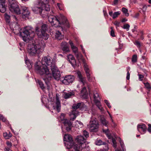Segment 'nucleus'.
Returning <instances> with one entry per match:
<instances>
[{"label":"nucleus","mask_w":151,"mask_h":151,"mask_svg":"<svg viewBox=\"0 0 151 151\" xmlns=\"http://www.w3.org/2000/svg\"><path fill=\"white\" fill-rule=\"evenodd\" d=\"M41 63L42 65H38V63H36L35 65V68L37 73L46 77V78H43V79L46 83V80H50L52 76L47 66L52 68L55 65L54 63L51 62V58L49 56L43 57L42 59Z\"/></svg>","instance_id":"nucleus-1"},{"label":"nucleus","mask_w":151,"mask_h":151,"mask_svg":"<svg viewBox=\"0 0 151 151\" xmlns=\"http://www.w3.org/2000/svg\"><path fill=\"white\" fill-rule=\"evenodd\" d=\"M46 12L45 13L46 14L44 16H48V19L49 22L51 25L55 27H58L60 25L63 24L67 27H69L68 21L65 17L63 15H60L59 16H55L52 15H49L48 12Z\"/></svg>","instance_id":"nucleus-2"},{"label":"nucleus","mask_w":151,"mask_h":151,"mask_svg":"<svg viewBox=\"0 0 151 151\" xmlns=\"http://www.w3.org/2000/svg\"><path fill=\"white\" fill-rule=\"evenodd\" d=\"M45 44L43 40L29 44L27 48V52L30 56H34L39 54L44 50Z\"/></svg>","instance_id":"nucleus-3"},{"label":"nucleus","mask_w":151,"mask_h":151,"mask_svg":"<svg viewBox=\"0 0 151 151\" xmlns=\"http://www.w3.org/2000/svg\"><path fill=\"white\" fill-rule=\"evenodd\" d=\"M41 2L39 3L38 6H35L32 8V11L35 13H40L43 17H45V13L50 10L48 2L49 0H41Z\"/></svg>","instance_id":"nucleus-4"},{"label":"nucleus","mask_w":151,"mask_h":151,"mask_svg":"<svg viewBox=\"0 0 151 151\" xmlns=\"http://www.w3.org/2000/svg\"><path fill=\"white\" fill-rule=\"evenodd\" d=\"M32 27L28 26L22 28V32H19L20 36L24 42H28L34 37L35 33Z\"/></svg>","instance_id":"nucleus-5"},{"label":"nucleus","mask_w":151,"mask_h":151,"mask_svg":"<svg viewBox=\"0 0 151 151\" xmlns=\"http://www.w3.org/2000/svg\"><path fill=\"white\" fill-rule=\"evenodd\" d=\"M86 139L80 135L77 136L76 140L78 142V144H74L73 147L75 151H84V148L86 146L85 142Z\"/></svg>","instance_id":"nucleus-6"},{"label":"nucleus","mask_w":151,"mask_h":151,"mask_svg":"<svg viewBox=\"0 0 151 151\" xmlns=\"http://www.w3.org/2000/svg\"><path fill=\"white\" fill-rule=\"evenodd\" d=\"M47 25L45 24H43L41 26L40 31L38 26H36L35 28V31L39 38H42L46 40L48 39L49 35L46 33L47 29Z\"/></svg>","instance_id":"nucleus-7"},{"label":"nucleus","mask_w":151,"mask_h":151,"mask_svg":"<svg viewBox=\"0 0 151 151\" xmlns=\"http://www.w3.org/2000/svg\"><path fill=\"white\" fill-rule=\"evenodd\" d=\"M77 74L81 84L84 86L81 91L80 96L83 99H86L88 97V93L86 86H88V85L86 81V78L82 77L80 72H78Z\"/></svg>","instance_id":"nucleus-8"},{"label":"nucleus","mask_w":151,"mask_h":151,"mask_svg":"<svg viewBox=\"0 0 151 151\" xmlns=\"http://www.w3.org/2000/svg\"><path fill=\"white\" fill-rule=\"evenodd\" d=\"M88 127L91 132H97L99 130V124L98 122L96 119L91 118Z\"/></svg>","instance_id":"nucleus-9"},{"label":"nucleus","mask_w":151,"mask_h":151,"mask_svg":"<svg viewBox=\"0 0 151 151\" xmlns=\"http://www.w3.org/2000/svg\"><path fill=\"white\" fill-rule=\"evenodd\" d=\"M9 8L10 11L17 14H20V10L15 0H9Z\"/></svg>","instance_id":"nucleus-10"},{"label":"nucleus","mask_w":151,"mask_h":151,"mask_svg":"<svg viewBox=\"0 0 151 151\" xmlns=\"http://www.w3.org/2000/svg\"><path fill=\"white\" fill-rule=\"evenodd\" d=\"M83 105V103H79L73 105L72 106L73 110L70 114V120L73 121L76 118V116L79 115V112L76 109Z\"/></svg>","instance_id":"nucleus-11"},{"label":"nucleus","mask_w":151,"mask_h":151,"mask_svg":"<svg viewBox=\"0 0 151 151\" xmlns=\"http://www.w3.org/2000/svg\"><path fill=\"white\" fill-rule=\"evenodd\" d=\"M51 104L54 109L56 110L58 112L60 111L61 104L58 94H56L55 99L52 101Z\"/></svg>","instance_id":"nucleus-12"},{"label":"nucleus","mask_w":151,"mask_h":151,"mask_svg":"<svg viewBox=\"0 0 151 151\" xmlns=\"http://www.w3.org/2000/svg\"><path fill=\"white\" fill-rule=\"evenodd\" d=\"M64 116L65 114L63 113H62L60 116V118L62 122V123L64 124L66 130L68 132L71 130L72 124L70 121L66 119H64Z\"/></svg>","instance_id":"nucleus-13"},{"label":"nucleus","mask_w":151,"mask_h":151,"mask_svg":"<svg viewBox=\"0 0 151 151\" xmlns=\"http://www.w3.org/2000/svg\"><path fill=\"white\" fill-rule=\"evenodd\" d=\"M64 141L67 142L66 143H65V145L67 149H70L72 147L74 144L72 145L71 142H72V137L71 136L68 134H65L64 137Z\"/></svg>","instance_id":"nucleus-14"},{"label":"nucleus","mask_w":151,"mask_h":151,"mask_svg":"<svg viewBox=\"0 0 151 151\" xmlns=\"http://www.w3.org/2000/svg\"><path fill=\"white\" fill-rule=\"evenodd\" d=\"M51 69L52 71V75L54 79L57 81L59 80L61 74L57 67L56 65L54 66L53 67L51 68Z\"/></svg>","instance_id":"nucleus-15"},{"label":"nucleus","mask_w":151,"mask_h":151,"mask_svg":"<svg viewBox=\"0 0 151 151\" xmlns=\"http://www.w3.org/2000/svg\"><path fill=\"white\" fill-rule=\"evenodd\" d=\"M75 77L73 76L69 75L66 76L63 80H61L62 83L66 85H68L74 81Z\"/></svg>","instance_id":"nucleus-16"},{"label":"nucleus","mask_w":151,"mask_h":151,"mask_svg":"<svg viewBox=\"0 0 151 151\" xmlns=\"http://www.w3.org/2000/svg\"><path fill=\"white\" fill-rule=\"evenodd\" d=\"M84 67L88 80L90 82L92 81L93 77L91 75V73L88 68V65L86 64H84Z\"/></svg>","instance_id":"nucleus-17"},{"label":"nucleus","mask_w":151,"mask_h":151,"mask_svg":"<svg viewBox=\"0 0 151 151\" xmlns=\"http://www.w3.org/2000/svg\"><path fill=\"white\" fill-rule=\"evenodd\" d=\"M30 12L28 8L25 6L22 8V17L23 18H25L28 17L29 15Z\"/></svg>","instance_id":"nucleus-18"},{"label":"nucleus","mask_w":151,"mask_h":151,"mask_svg":"<svg viewBox=\"0 0 151 151\" xmlns=\"http://www.w3.org/2000/svg\"><path fill=\"white\" fill-rule=\"evenodd\" d=\"M103 131L106 133L107 136L109 139H111L113 143V146L115 148H116V141L115 139L112 137L111 135L109 134L108 129H103Z\"/></svg>","instance_id":"nucleus-19"},{"label":"nucleus","mask_w":151,"mask_h":151,"mask_svg":"<svg viewBox=\"0 0 151 151\" xmlns=\"http://www.w3.org/2000/svg\"><path fill=\"white\" fill-rule=\"evenodd\" d=\"M75 93L73 91L68 92H64L63 93L62 96L65 99H67L71 98L72 96L74 95Z\"/></svg>","instance_id":"nucleus-20"},{"label":"nucleus","mask_w":151,"mask_h":151,"mask_svg":"<svg viewBox=\"0 0 151 151\" xmlns=\"http://www.w3.org/2000/svg\"><path fill=\"white\" fill-rule=\"evenodd\" d=\"M5 3V0H0V12L2 13H4L6 11Z\"/></svg>","instance_id":"nucleus-21"},{"label":"nucleus","mask_w":151,"mask_h":151,"mask_svg":"<svg viewBox=\"0 0 151 151\" xmlns=\"http://www.w3.org/2000/svg\"><path fill=\"white\" fill-rule=\"evenodd\" d=\"M138 130L139 132L142 131V134H144L146 131L147 127L145 124H142L141 125H139L137 126Z\"/></svg>","instance_id":"nucleus-22"},{"label":"nucleus","mask_w":151,"mask_h":151,"mask_svg":"<svg viewBox=\"0 0 151 151\" xmlns=\"http://www.w3.org/2000/svg\"><path fill=\"white\" fill-rule=\"evenodd\" d=\"M67 57L69 62L72 65L76 64V60L72 55L70 54Z\"/></svg>","instance_id":"nucleus-23"},{"label":"nucleus","mask_w":151,"mask_h":151,"mask_svg":"<svg viewBox=\"0 0 151 151\" xmlns=\"http://www.w3.org/2000/svg\"><path fill=\"white\" fill-rule=\"evenodd\" d=\"M61 46L63 50L65 52H68L69 51V48L66 42H63L61 43Z\"/></svg>","instance_id":"nucleus-24"},{"label":"nucleus","mask_w":151,"mask_h":151,"mask_svg":"<svg viewBox=\"0 0 151 151\" xmlns=\"http://www.w3.org/2000/svg\"><path fill=\"white\" fill-rule=\"evenodd\" d=\"M55 37L56 39L58 40H61L64 38V35L59 31H56L55 34Z\"/></svg>","instance_id":"nucleus-25"},{"label":"nucleus","mask_w":151,"mask_h":151,"mask_svg":"<svg viewBox=\"0 0 151 151\" xmlns=\"http://www.w3.org/2000/svg\"><path fill=\"white\" fill-rule=\"evenodd\" d=\"M69 42L73 52L75 55L76 53L78 52L77 47L74 45L72 41L70 40Z\"/></svg>","instance_id":"nucleus-26"},{"label":"nucleus","mask_w":151,"mask_h":151,"mask_svg":"<svg viewBox=\"0 0 151 151\" xmlns=\"http://www.w3.org/2000/svg\"><path fill=\"white\" fill-rule=\"evenodd\" d=\"M75 126L76 128L79 129L83 127V124L80 121L76 120L75 122Z\"/></svg>","instance_id":"nucleus-27"},{"label":"nucleus","mask_w":151,"mask_h":151,"mask_svg":"<svg viewBox=\"0 0 151 151\" xmlns=\"http://www.w3.org/2000/svg\"><path fill=\"white\" fill-rule=\"evenodd\" d=\"M75 55L78 60H81L84 62V60L83 59V56L81 53L78 52Z\"/></svg>","instance_id":"nucleus-28"},{"label":"nucleus","mask_w":151,"mask_h":151,"mask_svg":"<svg viewBox=\"0 0 151 151\" xmlns=\"http://www.w3.org/2000/svg\"><path fill=\"white\" fill-rule=\"evenodd\" d=\"M25 63L27 65V67H28L29 69H31L32 67V65H33V63L31 62L28 59H25Z\"/></svg>","instance_id":"nucleus-29"},{"label":"nucleus","mask_w":151,"mask_h":151,"mask_svg":"<svg viewBox=\"0 0 151 151\" xmlns=\"http://www.w3.org/2000/svg\"><path fill=\"white\" fill-rule=\"evenodd\" d=\"M94 99L95 101H100V98L99 97L98 93L96 91L94 92Z\"/></svg>","instance_id":"nucleus-30"},{"label":"nucleus","mask_w":151,"mask_h":151,"mask_svg":"<svg viewBox=\"0 0 151 151\" xmlns=\"http://www.w3.org/2000/svg\"><path fill=\"white\" fill-rule=\"evenodd\" d=\"M12 134L10 132H9V133L6 132L3 133V136L4 138L6 139H9L12 136Z\"/></svg>","instance_id":"nucleus-31"},{"label":"nucleus","mask_w":151,"mask_h":151,"mask_svg":"<svg viewBox=\"0 0 151 151\" xmlns=\"http://www.w3.org/2000/svg\"><path fill=\"white\" fill-rule=\"evenodd\" d=\"M101 123L105 126H107V125L108 122L104 118H102L101 119Z\"/></svg>","instance_id":"nucleus-32"},{"label":"nucleus","mask_w":151,"mask_h":151,"mask_svg":"<svg viewBox=\"0 0 151 151\" xmlns=\"http://www.w3.org/2000/svg\"><path fill=\"white\" fill-rule=\"evenodd\" d=\"M0 119L3 122H4L7 125H8V124H9V122L6 119L3 115L1 114H0Z\"/></svg>","instance_id":"nucleus-33"},{"label":"nucleus","mask_w":151,"mask_h":151,"mask_svg":"<svg viewBox=\"0 0 151 151\" xmlns=\"http://www.w3.org/2000/svg\"><path fill=\"white\" fill-rule=\"evenodd\" d=\"M16 24L17 23L14 22L10 24H9L10 28L13 31H14V30H16V29L15 28V27Z\"/></svg>","instance_id":"nucleus-34"},{"label":"nucleus","mask_w":151,"mask_h":151,"mask_svg":"<svg viewBox=\"0 0 151 151\" xmlns=\"http://www.w3.org/2000/svg\"><path fill=\"white\" fill-rule=\"evenodd\" d=\"M122 11L126 16L128 17L129 16V14L128 13L127 9L123 7L122 8Z\"/></svg>","instance_id":"nucleus-35"},{"label":"nucleus","mask_w":151,"mask_h":151,"mask_svg":"<svg viewBox=\"0 0 151 151\" xmlns=\"http://www.w3.org/2000/svg\"><path fill=\"white\" fill-rule=\"evenodd\" d=\"M5 17L7 22L9 23L10 22V16L6 13L5 14Z\"/></svg>","instance_id":"nucleus-36"},{"label":"nucleus","mask_w":151,"mask_h":151,"mask_svg":"<svg viewBox=\"0 0 151 151\" xmlns=\"http://www.w3.org/2000/svg\"><path fill=\"white\" fill-rule=\"evenodd\" d=\"M95 144L98 145H103V144H105V142H102L101 140L99 139L97 140L95 142Z\"/></svg>","instance_id":"nucleus-37"},{"label":"nucleus","mask_w":151,"mask_h":151,"mask_svg":"<svg viewBox=\"0 0 151 151\" xmlns=\"http://www.w3.org/2000/svg\"><path fill=\"white\" fill-rule=\"evenodd\" d=\"M103 149H102V151H107L109 148L108 147V145L105 142V144H103Z\"/></svg>","instance_id":"nucleus-38"},{"label":"nucleus","mask_w":151,"mask_h":151,"mask_svg":"<svg viewBox=\"0 0 151 151\" xmlns=\"http://www.w3.org/2000/svg\"><path fill=\"white\" fill-rule=\"evenodd\" d=\"M120 12L119 11L114 12L113 14V15L112 17L113 19H115L118 16L120 15Z\"/></svg>","instance_id":"nucleus-39"},{"label":"nucleus","mask_w":151,"mask_h":151,"mask_svg":"<svg viewBox=\"0 0 151 151\" xmlns=\"http://www.w3.org/2000/svg\"><path fill=\"white\" fill-rule=\"evenodd\" d=\"M38 83H39L40 87V88L43 90L45 88V87L44 86V84L42 83V82L38 80Z\"/></svg>","instance_id":"nucleus-40"},{"label":"nucleus","mask_w":151,"mask_h":151,"mask_svg":"<svg viewBox=\"0 0 151 151\" xmlns=\"http://www.w3.org/2000/svg\"><path fill=\"white\" fill-rule=\"evenodd\" d=\"M129 27L130 25L128 24H127L124 25L123 27L122 28L124 29H126L127 31H128L129 30Z\"/></svg>","instance_id":"nucleus-41"},{"label":"nucleus","mask_w":151,"mask_h":151,"mask_svg":"<svg viewBox=\"0 0 151 151\" xmlns=\"http://www.w3.org/2000/svg\"><path fill=\"white\" fill-rule=\"evenodd\" d=\"M83 134L84 136L85 137L87 138L89 137V134L88 132L86 130H84L83 132Z\"/></svg>","instance_id":"nucleus-42"},{"label":"nucleus","mask_w":151,"mask_h":151,"mask_svg":"<svg viewBox=\"0 0 151 151\" xmlns=\"http://www.w3.org/2000/svg\"><path fill=\"white\" fill-rule=\"evenodd\" d=\"M137 61V55H134L132 58V61L134 62H136Z\"/></svg>","instance_id":"nucleus-43"},{"label":"nucleus","mask_w":151,"mask_h":151,"mask_svg":"<svg viewBox=\"0 0 151 151\" xmlns=\"http://www.w3.org/2000/svg\"><path fill=\"white\" fill-rule=\"evenodd\" d=\"M119 142L123 151H126V149L124 148L123 142L120 139Z\"/></svg>","instance_id":"nucleus-44"},{"label":"nucleus","mask_w":151,"mask_h":151,"mask_svg":"<svg viewBox=\"0 0 151 151\" xmlns=\"http://www.w3.org/2000/svg\"><path fill=\"white\" fill-rule=\"evenodd\" d=\"M144 84H145L146 88L147 89H149L151 88V86L148 83H144Z\"/></svg>","instance_id":"nucleus-45"},{"label":"nucleus","mask_w":151,"mask_h":151,"mask_svg":"<svg viewBox=\"0 0 151 151\" xmlns=\"http://www.w3.org/2000/svg\"><path fill=\"white\" fill-rule=\"evenodd\" d=\"M111 30L110 32L111 35L113 37H114L115 36L114 32L113 30V27H111Z\"/></svg>","instance_id":"nucleus-46"},{"label":"nucleus","mask_w":151,"mask_h":151,"mask_svg":"<svg viewBox=\"0 0 151 151\" xmlns=\"http://www.w3.org/2000/svg\"><path fill=\"white\" fill-rule=\"evenodd\" d=\"M6 144L8 147L10 148H11L12 147V143L11 142H10L9 141H7L6 142Z\"/></svg>","instance_id":"nucleus-47"},{"label":"nucleus","mask_w":151,"mask_h":151,"mask_svg":"<svg viewBox=\"0 0 151 151\" xmlns=\"http://www.w3.org/2000/svg\"><path fill=\"white\" fill-rule=\"evenodd\" d=\"M114 24L116 26V28H117V27L119 26L120 22L117 21H115L114 23Z\"/></svg>","instance_id":"nucleus-48"},{"label":"nucleus","mask_w":151,"mask_h":151,"mask_svg":"<svg viewBox=\"0 0 151 151\" xmlns=\"http://www.w3.org/2000/svg\"><path fill=\"white\" fill-rule=\"evenodd\" d=\"M104 102L109 108H111V106L110 105L109 103L107 100H105Z\"/></svg>","instance_id":"nucleus-49"},{"label":"nucleus","mask_w":151,"mask_h":151,"mask_svg":"<svg viewBox=\"0 0 151 151\" xmlns=\"http://www.w3.org/2000/svg\"><path fill=\"white\" fill-rule=\"evenodd\" d=\"M134 44L138 47H139L141 46L140 43L137 41H136L134 43Z\"/></svg>","instance_id":"nucleus-50"},{"label":"nucleus","mask_w":151,"mask_h":151,"mask_svg":"<svg viewBox=\"0 0 151 151\" xmlns=\"http://www.w3.org/2000/svg\"><path fill=\"white\" fill-rule=\"evenodd\" d=\"M138 76H139V80L140 81H142L144 78V76L141 74H138Z\"/></svg>","instance_id":"nucleus-51"},{"label":"nucleus","mask_w":151,"mask_h":151,"mask_svg":"<svg viewBox=\"0 0 151 151\" xmlns=\"http://www.w3.org/2000/svg\"><path fill=\"white\" fill-rule=\"evenodd\" d=\"M127 73L126 78L127 80H129L130 78V73L128 69H127Z\"/></svg>","instance_id":"nucleus-52"},{"label":"nucleus","mask_w":151,"mask_h":151,"mask_svg":"<svg viewBox=\"0 0 151 151\" xmlns=\"http://www.w3.org/2000/svg\"><path fill=\"white\" fill-rule=\"evenodd\" d=\"M95 102L96 103V105L98 107H99L101 106V104L100 101H95Z\"/></svg>","instance_id":"nucleus-53"},{"label":"nucleus","mask_w":151,"mask_h":151,"mask_svg":"<svg viewBox=\"0 0 151 151\" xmlns=\"http://www.w3.org/2000/svg\"><path fill=\"white\" fill-rule=\"evenodd\" d=\"M148 131L149 132H150L151 133V124H148Z\"/></svg>","instance_id":"nucleus-54"},{"label":"nucleus","mask_w":151,"mask_h":151,"mask_svg":"<svg viewBox=\"0 0 151 151\" xmlns=\"http://www.w3.org/2000/svg\"><path fill=\"white\" fill-rule=\"evenodd\" d=\"M5 151H12V150L9 148L5 147L4 149Z\"/></svg>","instance_id":"nucleus-55"},{"label":"nucleus","mask_w":151,"mask_h":151,"mask_svg":"<svg viewBox=\"0 0 151 151\" xmlns=\"http://www.w3.org/2000/svg\"><path fill=\"white\" fill-rule=\"evenodd\" d=\"M81 50L83 52V54H85V50L84 49L83 47V46L82 45H81Z\"/></svg>","instance_id":"nucleus-56"},{"label":"nucleus","mask_w":151,"mask_h":151,"mask_svg":"<svg viewBox=\"0 0 151 151\" xmlns=\"http://www.w3.org/2000/svg\"><path fill=\"white\" fill-rule=\"evenodd\" d=\"M57 6L58 7V8L60 10H61L62 9V8H61V4H60L58 3L57 4Z\"/></svg>","instance_id":"nucleus-57"},{"label":"nucleus","mask_w":151,"mask_h":151,"mask_svg":"<svg viewBox=\"0 0 151 151\" xmlns=\"http://www.w3.org/2000/svg\"><path fill=\"white\" fill-rule=\"evenodd\" d=\"M99 109L100 110V111H103L104 110V109L103 108V107L101 106H100L98 107Z\"/></svg>","instance_id":"nucleus-58"},{"label":"nucleus","mask_w":151,"mask_h":151,"mask_svg":"<svg viewBox=\"0 0 151 151\" xmlns=\"http://www.w3.org/2000/svg\"><path fill=\"white\" fill-rule=\"evenodd\" d=\"M109 15L110 16L112 17V16L113 15L112 11H111L109 12Z\"/></svg>","instance_id":"nucleus-59"},{"label":"nucleus","mask_w":151,"mask_h":151,"mask_svg":"<svg viewBox=\"0 0 151 151\" xmlns=\"http://www.w3.org/2000/svg\"><path fill=\"white\" fill-rule=\"evenodd\" d=\"M127 21V19H126V18H124V19H123L122 20V22H126Z\"/></svg>","instance_id":"nucleus-60"},{"label":"nucleus","mask_w":151,"mask_h":151,"mask_svg":"<svg viewBox=\"0 0 151 151\" xmlns=\"http://www.w3.org/2000/svg\"><path fill=\"white\" fill-rule=\"evenodd\" d=\"M147 7L146 6H144L143 7V9H145V10H146Z\"/></svg>","instance_id":"nucleus-61"},{"label":"nucleus","mask_w":151,"mask_h":151,"mask_svg":"<svg viewBox=\"0 0 151 151\" xmlns=\"http://www.w3.org/2000/svg\"><path fill=\"white\" fill-rule=\"evenodd\" d=\"M108 113L110 116V117L111 118V119L112 118V117L111 116V114H110V113L109 112H108Z\"/></svg>","instance_id":"nucleus-62"},{"label":"nucleus","mask_w":151,"mask_h":151,"mask_svg":"<svg viewBox=\"0 0 151 151\" xmlns=\"http://www.w3.org/2000/svg\"><path fill=\"white\" fill-rule=\"evenodd\" d=\"M139 15V14L137 13L136 14V16L135 17L136 18L137 17V16H138Z\"/></svg>","instance_id":"nucleus-63"},{"label":"nucleus","mask_w":151,"mask_h":151,"mask_svg":"<svg viewBox=\"0 0 151 151\" xmlns=\"http://www.w3.org/2000/svg\"><path fill=\"white\" fill-rule=\"evenodd\" d=\"M149 3L150 4H151V0H149Z\"/></svg>","instance_id":"nucleus-64"}]
</instances>
